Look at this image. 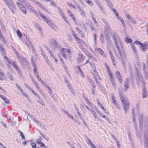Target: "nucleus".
I'll return each instance as SVG.
<instances>
[{
    "mask_svg": "<svg viewBox=\"0 0 148 148\" xmlns=\"http://www.w3.org/2000/svg\"><path fill=\"white\" fill-rule=\"evenodd\" d=\"M112 38L114 42L115 46L119 45L118 43V40L121 48H123L124 46L123 42L121 40L119 36L118 35V34L116 32H113L112 34Z\"/></svg>",
    "mask_w": 148,
    "mask_h": 148,
    "instance_id": "obj_1",
    "label": "nucleus"
},
{
    "mask_svg": "<svg viewBox=\"0 0 148 148\" xmlns=\"http://www.w3.org/2000/svg\"><path fill=\"white\" fill-rule=\"evenodd\" d=\"M119 95L120 98L122 102L123 109L125 111V113H126L127 111V108H130V104L128 101H126L123 97V94L121 92H119Z\"/></svg>",
    "mask_w": 148,
    "mask_h": 148,
    "instance_id": "obj_2",
    "label": "nucleus"
},
{
    "mask_svg": "<svg viewBox=\"0 0 148 148\" xmlns=\"http://www.w3.org/2000/svg\"><path fill=\"white\" fill-rule=\"evenodd\" d=\"M60 53L63 58L65 59L67 58V55L69 59L71 58L70 55L71 54V52L70 50L69 49L62 48Z\"/></svg>",
    "mask_w": 148,
    "mask_h": 148,
    "instance_id": "obj_3",
    "label": "nucleus"
},
{
    "mask_svg": "<svg viewBox=\"0 0 148 148\" xmlns=\"http://www.w3.org/2000/svg\"><path fill=\"white\" fill-rule=\"evenodd\" d=\"M110 25L109 23L105 25L104 27V33L106 35H107L106 38L108 42L111 43L112 40L110 37L108 36L110 31Z\"/></svg>",
    "mask_w": 148,
    "mask_h": 148,
    "instance_id": "obj_4",
    "label": "nucleus"
},
{
    "mask_svg": "<svg viewBox=\"0 0 148 148\" xmlns=\"http://www.w3.org/2000/svg\"><path fill=\"white\" fill-rule=\"evenodd\" d=\"M134 43L136 45H138L139 47H140L142 50L144 51H145L148 49V42H146L144 43V44L140 42L139 41H136Z\"/></svg>",
    "mask_w": 148,
    "mask_h": 148,
    "instance_id": "obj_5",
    "label": "nucleus"
},
{
    "mask_svg": "<svg viewBox=\"0 0 148 148\" xmlns=\"http://www.w3.org/2000/svg\"><path fill=\"white\" fill-rule=\"evenodd\" d=\"M38 14H40L43 21L46 23L49 26L51 25V23L49 21L48 18L45 16L44 14L40 11H38Z\"/></svg>",
    "mask_w": 148,
    "mask_h": 148,
    "instance_id": "obj_6",
    "label": "nucleus"
},
{
    "mask_svg": "<svg viewBox=\"0 0 148 148\" xmlns=\"http://www.w3.org/2000/svg\"><path fill=\"white\" fill-rule=\"evenodd\" d=\"M51 45L53 50H58L60 46L57 42L54 39H52L51 41Z\"/></svg>",
    "mask_w": 148,
    "mask_h": 148,
    "instance_id": "obj_7",
    "label": "nucleus"
},
{
    "mask_svg": "<svg viewBox=\"0 0 148 148\" xmlns=\"http://www.w3.org/2000/svg\"><path fill=\"white\" fill-rule=\"evenodd\" d=\"M143 141L145 148H148V134L147 132L146 133L144 136Z\"/></svg>",
    "mask_w": 148,
    "mask_h": 148,
    "instance_id": "obj_8",
    "label": "nucleus"
},
{
    "mask_svg": "<svg viewBox=\"0 0 148 148\" xmlns=\"http://www.w3.org/2000/svg\"><path fill=\"white\" fill-rule=\"evenodd\" d=\"M115 75L117 80L120 84H121L123 81L122 77L119 71H117L115 73Z\"/></svg>",
    "mask_w": 148,
    "mask_h": 148,
    "instance_id": "obj_9",
    "label": "nucleus"
},
{
    "mask_svg": "<svg viewBox=\"0 0 148 148\" xmlns=\"http://www.w3.org/2000/svg\"><path fill=\"white\" fill-rule=\"evenodd\" d=\"M134 44H135L134 43H134H131V47L134 54L136 56L137 54V51L136 47L135 45Z\"/></svg>",
    "mask_w": 148,
    "mask_h": 148,
    "instance_id": "obj_10",
    "label": "nucleus"
},
{
    "mask_svg": "<svg viewBox=\"0 0 148 148\" xmlns=\"http://www.w3.org/2000/svg\"><path fill=\"white\" fill-rule=\"evenodd\" d=\"M129 83V81L128 78L127 77L125 80L124 83V86L125 87L124 90L125 91L127 90L129 87V86L128 85Z\"/></svg>",
    "mask_w": 148,
    "mask_h": 148,
    "instance_id": "obj_11",
    "label": "nucleus"
},
{
    "mask_svg": "<svg viewBox=\"0 0 148 148\" xmlns=\"http://www.w3.org/2000/svg\"><path fill=\"white\" fill-rule=\"evenodd\" d=\"M28 10L32 12H34L36 16H37L38 15V17H40L38 15V14L37 13L36 11L32 6L31 5L28 6Z\"/></svg>",
    "mask_w": 148,
    "mask_h": 148,
    "instance_id": "obj_12",
    "label": "nucleus"
},
{
    "mask_svg": "<svg viewBox=\"0 0 148 148\" xmlns=\"http://www.w3.org/2000/svg\"><path fill=\"white\" fill-rule=\"evenodd\" d=\"M4 2L7 5H10L12 7L14 8L15 5L11 0H3Z\"/></svg>",
    "mask_w": 148,
    "mask_h": 148,
    "instance_id": "obj_13",
    "label": "nucleus"
},
{
    "mask_svg": "<svg viewBox=\"0 0 148 148\" xmlns=\"http://www.w3.org/2000/svg\"><path fill=\"white\" fill-rule=\"evenodd\" d=\"M72 35L73 36V37L75 39V41H77V43H79L81 42V39L78 38L76 35V34L73 31H72Z\"/></svg>",
    "mask_w": 148,
    "mask_h": 148,
    "instance_id": "obj_14",
    "label": "nucleus"
},
{
    "mask_svg": "<svg viewBox=\"0 0 148 148\" xmlns=\"http://www.w3.org/2000/svg\"><path fill=\"white\" fill-rule=\"evenodd\" d=\"M143 97V98H146L147 97V91L145 87H144L142 92Z\"/></svg>",
    "mask_w": 148,
    "mask_h": 148,
    "instance_id": "obj_15",
    "label": "nucleus"
},
{
    "mask_svg": "<svg viewBox=\"0 0 148 148\" xmlns=\"http://www.w3.org/2000/svg\"><path fill=\"white\" fill-rule=\"evenodd\" d=\"M84 57L83 56L82 53L80 54H79L78 56L77 57V59L78 60H79L82 62L84 60Z\"/></svg>",
    "mask_w": 148,
    "mask_h": 148,
    "instance_id": "obj_16",
    "label": "nucleus"
},
{
    "mask_svg": "<svg viewBox=\"0 0 148 148\" xmlns=\"http://www.w3.org/2000/svg\"><path fill=\"white\" fill-rule=\"evenodd\" d=\"M115 47L116 48L118 52L121 56V57L123 58L122 53H121V50L119 45H115Z\"/></svg>",
    "mask_w": 148,
    "mask_h": 148,
    "instance_id": "obj_17",
    "label": "nucleus"
},
{
    "mask_svg": "<svg viewBox=\"0 0 148 148\" xmlns=\"http://www.w3.org/2000/svg\"><path fill=\"white\" fill-rule=\"evenodd\" d=\"M126 16L127 19L130 20V21H131L132 23H134V24L136 23L135 20L129 14H126Z\"/></svg>",
    "mask_w": 148,
    "mask_h": 148,
    "instance_id": "obj_18",
    "label": "nucleus"
},
{
    "mask_svg": "<svg viewBox=\"0 0 148 148\" xmlns=\"http://www.w3.org/2000/svg\"><path fill=\"white\" fill-rule=\"evenodd\" d=\"M88 25L90 27V28L91 30L95 31V29L94 28V26L93 25V24L91 21H90L88 22Z\"/></svg>",
    "mask_w": 148,
    "mask_h": 148,
    "instance_id": "obj_19",
    "label": "nucleus"
},
{
    "mask_svg": "<svg viewBox=\"0 0 148 148\" xmlns=\"http://www.w3.org/2000/svg\"><path fill=\"white\" fill-rule=\"evenodd\" d=\"M39 5V7L40 8L44 10L45 12L47 13L48 12V10L44 5L41 4H40Z\"/></svg>",
    "mask_w": 148,
    "mask_h": 148,
    "instance_id": "obj_20",
    "label": "nucleus"
},
{
    "mask_svg": "<svg viewBox=\"0 0 148 148\" xmlns=\"http://www.w3.org/2000/svg\"><path fill=\"white\" fill-rule=\"evenodd\" d=\"M96 5L99 8V10L101 11L103 10V6L101 5L99 2L97 1L96 2Z\"/></svg>",
    "mask_w": 148,
    "mask_h": 148,
    "instance_id": "obj_21",
    "label": "nucleus"
},
{
    "mask_svg": "<svg viewBox=\"0 0 148 148\" xmlns=\"http://www.w3.org/2000/svg\"><path fill=\"white\" fill-rule=\"evenodd\" d=\"M28 42L29 43L30 48H31L32 49L33 52L34 54H36V51L34 47V46L33 45V44L32 43V42Z\"/></svg>",
    "mask_w": 148,
    "mask_h": 148,
    "instance_id": "obj_22",
    "label": "nucleus"
},
{
    "mask_svg": "<svg viewBox=\"0 0 148 148\" xmlns=\"http://www.w3.org/2000/svg\"><path fill=\"white\" fill-rule=\"evenodd\" d=\"M109 53L110 57V58L112 60V62H114L115 61V59L112 53L111 50H110L109 51Z\"/></svg>",
    "mask_w": 148,
    "mask_h": 148,
    "instance_id": "obj_23",
    "label": "nucleus"
},
{
    "mask_svg": "<svg viewBox=\"0 0 148 148\" xmlns=\"http://www.w3.org/2000/svg\"><path fill=\"white\" fill-rule=\"evenodd\" d=\"M11 64L14 68L16 69V71H19L18 66L16 65L15 62H13Z\"/></svg>",
    "mask_w": 148,
    "mask_h": 148,
    "instance_id": "obj_24",
    "label": "nucleus"
},
{
    "mask_svg": "<svg viewBox=\"0 0 148 148\" xmlns=\"http://www.w3.org/2000/svg\"><path fill=\"white\" fill-rule=\"evenodd\" d=\"M0 97L4 101L5 103H9L10 101L9 100L7 99L4 96L0 95Z\"/></svg>",
    "mask_w": 148,
    "mask_h": 148,
    "instance_id": "obj_25",
    "label": "nucleus"
},
{
    "mask_svg": "<svg viewBox=\"0 0 148 148\" xmlns=\"http://www.w3.org/2000/svg\"><path fill=\"white\" fill-rule=\"evenodd\" d=\"M17 57L18 59L19 60V61L21 63H22L23 64H24L25 62V60L24 58H21L18 56Z\"/></svg>",
    "mask_w": 148,
    "mask_h": 148,
    "instance_id": "obj_26",
    "label": "nucleus"
},
{
    "mask_svg": "<svg viewBox=\"0 0 148 148\" xmlns=\"http://www.w3.org/2000/svg\"><path fill=\"white\" fill-rule=\"evenodd\" d=\"M0 52L1 53H2L3 55L5 54V51L4 48L3 47V46L0 44Z\"/></svg>",
    "mask_w": 148,
    "mask_h": 148,
    "instance_id": "obj_27",
    "label": "nucleus"
},
{
    "mask_svg": "<svg viewBox=\"0 0 148 148\" xmlns=\"http://www.w3.org/2000/svg\"><path fill=\"white\" fill-rule=\"evenodd\" d=\"M76 29L78 33L81 35L82 37H84V36L83 32L79 28L77 27L76 28Z\"/></svg>",
    "mask_w": 148,
    "mask_h": 148,
    "instance_id": "obj_28",
    "label": "nucleus"
},
{
    "mask_svg": "<svg viewBox=\"0 0 148 148\" xmlns=\"http://www.w3.org/2000/svg\"><path fill=\"white\" fill-rule=\"evenodd\" d=\"M97 104L104 111H106L105 109H104V107L103 105L100 102V101H97Z\"/></svg>",
    "mask_w": 148,
    "mask_h": 148,
    "instance_id": "obj_29",
    "label": "nucleus"
},
{
    "mask_svg": "<svg viewBox=\"0 0 148 148\" xmlns=\"http://www.w3.org/2000/svg\"><path fill=\"white\" fill-rule=\"evenodd\" d=\"M124 40L127 43H130L132 42V40L131 39L129 38L128 37H125V38Z\"/></svg>",
    "mask_w": 148,
    "mask_h": 148,
    "instance_id": "obj_30",
    "label": "nucleus"
},
{
    "mask_svg": "<svg viewBox=\"0 0 148 148\" xmlns=\"http://www.w3.org/2000/svg\"><path fill=\"white\" fill-rule=\"evenodd\" d=\"M140 78H139V80L142 83V84H143V86L144 87H145L146 86V83L145 81L143 79V78H142L141 77H140Z\"/></svg>",
    "mask_w": 148,
    "mask_h": 148,
    "instance_id": "obj_31",
    "label": "nucleus"
},
{
    "mask_svg": "<svg viewBox=\"0 0 148 148\" xmlns=\"http://www.w3.org/2000/svg\"><path fill=\"white\" fill-rule=\"evenodd\" d=\"M50 54L51 57L55 60V61H56V63H57L58 60L57 59V58H56V57L54 55L53 53V52H52Z\"/></svg>",
    "mask_w": 148,
    "mask_h": 148,
    "instance_id": "obj_32",
    "label": "nucleus"
},
{
    "mask_svg": "<svg viewBox=\"0 0 148 148\" xmlns=\"http://www.w3.org/2000/svg\"><path fill=\"white\" fill-rule=\"evenodd\" d=\"M100 40L101 43H103L104 42V38L103 33L101 34L100 36Z\"/></svg>",
    "mask_w": 148,
    "mask_h": 148,
    "instance_id": "obj_33",
    "label": "nucleus"
},
{
    "mask_svg": "<svg viewBox=\"0 0 148 148\" xmlns=\"http://www.w3.org/2000/svg\"><path fill=\"white\" fill-rule=\"evenodd\" d=\"M4 58L7 60V62L9 63L12 64V63L13 62L11 59H10L9 58H8L6 56H4Z\"/></svg>",
    "mask_w": 148,
    "mask_h": 148,
    "instance_id": "obj_34",
    "label": "nucleus"
},
{
    "mask_svg": "<svg viewBox=\"0 0 148 148\" xmlns=\"http://www.w3.org/2000/svg\"><path fill=\"white\" fill-rule=\"evenodd\" d=\"M18 131L22 139H23V140H25V136L23 135V133L20 130H18Z\"/></svg>",
    "mask_w": 148,
    "mask_h": 148,
    "instance_id": "obj_35",
    "label": "nucleus"
},
{
    "mask_svg": "<svg viewBox=\"0 0 148 148\" xmlns=\"http://www.w3.org/2000/svg\"><path fill=\"white\" fill-rule=\"evenodd\" d=\"M89 81L90 84L94 88H95L96 86L95 85L94 82L92 81V80L91 79H89Z\"/></svg>",
    "mask_w": 148,
    "mask_h": 148,
    "instance_id": "obj_36",
    "label": "nucleus"
},
{
    "mask_svg": "<svg viewBox=\"0 0 148 148\" xmlns=\"http://www.w3.org/2000/svg\"><path fill=\"white\" fill-rule=\"evenodd\" d=\"M143 116L142 114H141L140 116V119H139V124L140 125H141V124H143Z\"/></svg>",
    "mask_w": 148,
    "mask_h": 148,
    "instance_id": "obj_37",
    "label": "nucleus"
},
{
    "mask_svg": "<svg viewBox=\"0 0 148 148\" xmlns=\"http://www.w3.org/2000/svg\"><path fill=\"white\" fill-rule=\"evenodd\" d=\"M42 138L41 137H40L39 138L36 140V143L38 145L40 144L42 142L41 141L42 140Z\"/></svg>",
    "mask_w": 148,
    "mask_h": 148,
    "instance_id": "obj_38",
    "label": "nucleus"
},
{
    "mask_svg": "<svg viewBox=\"0 0 148 148\" xmlns=\"http://www.w3.org/2000/svg\"><path fill=\"white\" fill-rule=\"evenodd\" d=\"M97 50L100 53L101 55H103L104 53L103 51L100 48H97Z\"/></svg>",
    "mask_w": 148,
    "mask_h": 148,
    "instance_id": "obj_39",
    "label": "nucleus"
},
{
    "mask_svg": "<svg viewBox=\"0 0 148 148\" xmlns=\"http://www.w3.org/2000/svg\"><path fill=\"white\" fill-rule=\"evenodd\" d=\"M36 66H34V69H33V72H34V74L35 75V76H38V75H39L38 74V73L37 72V71L36 70Z\"/></svg>",
    "mask_w": 148,
    "mask_h": 148,
    "instance_id": "obj_40",
    "label": "nucleus"
},
{
    "mask_svg": "<svg viewBox=\"0 0 148 148\" xmlns=\"http://www.w3.org/2000/svg\"><path fill=\"white\" fill-rule=\"evenodd\" d=\"M35 27L37 29H38L39 30H40L41 29V26L38 23H36L35 24Z\"/></svg>",
    "mask_w": 148,
    "mask_h": 148,
    "instance_id": "obj_41",
    "label": "nucleus"
},
{
    "mask_svg": "<svg viewBox=\"0 0 148 148\" xmlns=\"http://www.w3.org/2000/svg\"><path fill=\"white\" fill-rule=\"evenodd\" d=\"M83 10L84 9H82L81 10H79V12L81 15L84 16L86 14Z\"/></svg>",
    "mask_w": 148,
    "mask_h": 148,
    "instance_id": "obj_42",
    "label": "nucleus"
},
{
    "mask_svg": "<svg viewBox=\"0 0 148 148\" xmlns=\"http://www.w3.org/2000/svg\"><path fill=\"white\" fill-rule=\"evenodd\" d=\"M134 129L136 130V132L137 131V129L138 127V125H136V123L135 121L134 122Z\"/></svg>",
    "mask_w": 148,
    "mask_h": 148,
    "instance_id": "obj_43",
    "label": "nucleus"
},
{
    "mask_svg": "<svg viewBox=\"0 0 148 148\" xmlns=\"http://www.w3.org/2000/svg\"><path fill=\"white\" fill-rule=\"evenodd\" d=\"M11 47L14 53L16 54V55H17L18 54V53L16 51V50L12 46H11Z\"/></svg>",
    "mask_w": 148,
    "mask_h": 148,
    "instance_id": "obj_44",
    "label": "nucleus"
},
{
    "mask_svg": "<svg viewBox=\"0 0 148 148\" xmlns=\"http://www.w3.org/2000/svg\"><path fill=\"white\" fill-rule=\"evenodd\" d=\"M18 36L20 38H21L22 36V34L19 30H17L16 32Z\"/></svg>",
    "mask_w": 148,
    "mask_h": 148,
    "instance_id": "obj_45",
    "label": "nucleus"
},
{
    "mask_svg": "<svg viewBox=\"0 0 148 148\" xmlns=\"http://www.w3.org/2000/svg\"><path fill=\"white\" fill-rule=\"evenodd\" d=\"M71 17L72 19L73 20L74 23L75 24L77 23V21L74 15L73 14V16H71Z\"/></svg>",
    "mask_w": 148,
    "mask_h": 148,
    "instance_id": "obj_46",
    "label": "nucleus"
},
{
    "mask_svg": "<svg viewBox=\"0 0 148 148\" xmlns=\"http://www.w3.org/2000/svg\"><path fill=\"white\" fill-rule=\"evenodd\" d=\"M113 12L116 14V16H119V13L117 12V10H116L115 8L112 9Z\"/></svg>",
    "mask_w": 148,
    "mask_h": 148,
    "instance_id": "obj_47",
    "label": "nucleus"
},
{
    "mask_svg": "<svg viewBox=\"0 0 148 148\" xmlns=\"http://www.w3.org/2000/svg\"><path fill=\"white\" fill-rule=\"evenodd\" d=\"M90 111L93 114L94 117L96 118L97 116V114L92 109L90 110Z\"/></svg>",
    "mask_w": 148,
    "mask_h": 148,
    "instance_id": "obj_48",
    "label": "nucleus"
},
{
    "mask_svg": "<svg viewBox=\"0 0 148 148\" xmlns=\"http://www.w3.org/2000/svg\"><path fill=\"white\" fill-rule=\"evenodd\" d=\"M76 5L77 8L79 10H81L82 9H84L83 8H82V6L80 5V4L79 3H78V4H76Z\"/></svg>",
    "mask_w": 148,
    "mask_h": 148,
    "instance_id": "obj_49",
    "label": "nucleus"
},
{
    "mask_svg": "<svg viewBox=\"0 0 148 148\" xmlns=\"http://www.w3.org/2000/svg\"><path fill=\"white\" fill-rule=\"evenodd\" d=\"M66 84L67 86L68 87V88L71 91L72 90V87L70 84L68 82Z\"/></svg>",
    "mask_w": 148,
    "mask_h": 148,
    "instance_id": "obj_50",
    "label": "nucleus"
},
{
    "mask_svg": "<svg viewBox=\"0 0 148 148\" xmlns=\"http://www.w3.org/2000/svg\"><path fill=\"white\" fill-rule=\"evenodd\" d=\"M85 1L88 3L89 5H92L93 3L92 2L91 0H84Z\"/></svg>",
    "mask_w": 148,
    "mask_h": 148,
    "instance_id": "obj_51",
    "label": "nucleus"
},
{
    "mask_svg": "<svg viewBox=\"0 0 148 148\" xmlns=\"http://www.w3.org/2000/svg\"><path fill=\"white\" fill-rule=\"evenodd\" d=\"M40 134L42 135L43 137L46 140H47L48 141L49 140V138L48 137H47L46 135H44L42 134L40 132Z\"/></svg>",
    "mask_w": 148,
    "mask_h": 148,
    "instance_id": "obj_52",
    "label": "nucleus"
},
{
    "mask_svg": "<svg viewBox=\"0 0 148 148\" xmlns=\"http://www.w3.org/2000/svg\"><path fill=\"white\" fill-rule=\"evenodd\" d=\"M62 18H63L64 19V21L67 23H69V21L67 19V18L66 17H65V16L64 15L62 16H61Z\"/></svg>",
    "mask_w": 148,
    "mask_h": 148,
    "instance_id": "obj_53",
    "label": "nucleus"
},
{
    "mask_svg": "<svg viewBox=\"0 0 148 148\" xmlns=\"http://www.w3.org/2000/svg\"><path fill=\"white\" fill-rule=\"evenodd\" d=\"M58 9L59 10L60 13V15H61V16H62L64 15V12H63V11L62 10H61L60 9V8L59 7H58Z\"/></svg>",
    "mask_w": 148,
    "mask_h": 148,
    "instance_id": "obj_54",
    "label": "nucleus"
},
{
    "mask_svg": "<svg viewBox=\"0 0 148 148\" xmlns=\"http://www.w3.org/2000/svg\"><path fill=\"white\" fill-rule=\"evenodd\" d=\"M68 5H69L70 6H71L74 9H76V7L75 5H73L71 3H68Z\"/></svg>",
    "mask_w": 148,
    "mask_h": 148,
    "instance_id": "obj_55",
    "label": "nucleus"
},
{
    "mask_svg": "<svg viewBox=\"0 0 148 148\" xmlns=\"http://www.w3.org/2000/svg\"><path fill=\"white\" fill-rule=\"evenodd\" d=\"M136 135L138 137L140 138H142V136L141 135V133H139V134H138V132L137 131L136 132Z\"/></svg>",
    "mask_w": 148,
    "mask_h": 148,
    "instance_id": "obj_56",
    "label": "nucleus"
},
{
    "mask_svg": "<svg viewBox=\"0 0 148 148\" xmlns=\"http://www.w3.org/2000/svg\"><path fill=\"white\" fill-rule=\"evenodd\" d=\"M78 115L79 116L81 120L82 121H84V117L81 114H78Z\"/></svg>",
    "mask_w": 148,
    "mask_h": 148,
    "instance_id": "obj_57",
    "label": "nucleus"
},
{
    "mask_svg": "<svg viewBox=\"0 0 148 148\" xmlns=\"http://www.w3.org/2000/svg\"><path fill=\"white\" fill-rule=\"evenodd\" d=\"M28 89L32 93L34 94H35V93H36L34 90L31 87L29 86L28 87Z\"/></svg>",
    "mask_w": 148,
    "mask_h": 148,
    "instance_id": "obj_58",
    "label": "nucleus"
},
{
    "mask_svg": "<svg viewBox=\"0 0 148 148\" xmlns=\"http://www.w3.org/2000/svg\"><path fill=\"white\" fill-rule=\"evenodd\" d=\"M45 47L47 51L50 54L52 52V51L47 46H45Z\"/></svg>",
    "mask_w": 148,
    "mask_h": 148,
    "instance_id": "obj_59",
    "label": "nucleus"
},
{
    "mask_svg": "<svg viewBox=\"0 0 148 148\" xmlns=\"http://www.w3.org/2000/svg\"><path fill=\"white\" fill-rule=\"evenodd\" d=\"M102 21L103 22L105 25L109 23L108 22L107 20L104 18H102Z\"/></svg>",
    "mask_w": 148,
    "mask_h": 148,
    "instance_id": "obj_60",
    "label": "nucleus"
},
{
    "mask_svg": "<svg viewBox=\"0 0 148 148\" xmlns=\"http://www.w3.org/2000/svg\"><path fill=\"white\" fill-rule=\"evenodd\" d=\"M94 22V24L97 27H99V25L98 22L96 21V19L93 20Z\"/></svg>",
    "mask_w": 148,
    "mask_h": 148,
    "instance_id": "obj_61",
    "label": "nucleus"
},
{
    "mask_svg": "<svg viewBox=\"0 0 148 148\" xmlns=\"http://www.w3.org/2000/svg\"><path fill=\"white\" fill-rule=\"evenodd\" d=\"M114 105L115 108H116L118 109L119 107V106L117 102H116L114 103Z\"/></svg>",
    "mask_w": 148,
    "mask_h": 148,
    "instance_id": "obj_62",
    "label": "nucleus"
},
{
    "mask_svg": "<svg viewBox=\"0 0 148 148\" xmlns=\"http://www.w3.org/2000/svg\"><path fill=\"white\" fill-rule=\"evenodd\" d=\"M44 102V101L43 100L41 99V100L40 101L39 103L40 104H41L42 106H45V104Z\"/></svg>",
    "mask_w": 148,
    "mask_h": 148,
    "instance_id": "obj_63",
    "label": "nucleus"
},
{
    "mask_svg": "<svg viewBox=\"0 0 148 148\" xmlns=\"http://www.w3.org/2000/svg\"><path fill=\"white\" fill-rule=\"evenodd\" d=\"M89 64L90 65V66L92 68H94L95 67V65L92 64V63L91 62H89Z\"/></svg>",
    "mask_w": 148,
    "mask_h": 148,
    "instance_id": "obj_64",
    "label": "nucleus"
}]
</instances>
